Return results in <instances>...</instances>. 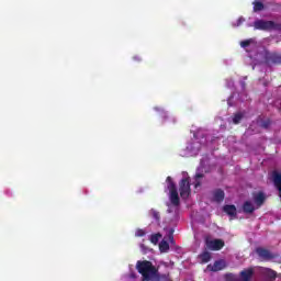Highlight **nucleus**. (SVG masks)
Segmentation results:
<instances>
[{"mask_svg":"<svg viewBox=\"0 0 281 281\" xmlns=\"http://www.w3.org/2000/svg\"><path fill=\"white\" fill-rule=\"evenodd\" d=\"M136 269L143 281H159V270L148 260L137 261Z\"/></svg>","mask_w":281,"mask_h":281,"instance_id":"nucleus-1","label":"nucleus"},{"mask_svg":"<svg viewBox=\"0 0 281 281\" xmlns=\"http://www.w3.org/2000/svg\"><path fill=\"white\" fill-rule=\"evenodd\" d=\"M179 192L181 199H189L190 194L192 192V189H190V178H183L179 182Z\"/></svg>","mask_w":281,"mask_h":281,"instance_id":"nucleus-2","label":"nucleus"},{"mask_svg":"<svg viewBox=\"0 0 281 281\" xmlns=\"http://www.w3.org/2000/svg\"><path fill=\"white\" fill-rule=\"evenodd\" d=\"M255 30H262L265 32L276 30L274 21L257 20L254 22Z\"/></svg>","mask_w":281,"mask_h":281,"instance_id":"nucleus-3","label":"nucleus"},{"mask_svg":"<svg viewBox=\"0 0 281 281\" xmlns=\"http://www.w3.org/2000/svg\"><path fill=\"white\" fill-rule=\"evenodd\" d=\"M206 247L211 251H221L225 247V241L223 239H206Z\"/></svg>","mask_w":281,"mask_h":281,"instance_id":"nucleus-4","label":"nucleus"},{"mask_svg":"<svg viewBox=\"0 0 281 281\" xmlns=\"http://www.w3.org/2000/svg\"><path fill=\"white\" fill-rule=\"evenodd\" d=\"M256 254L259 256V258H261V260H266V261L273 260V258H276V255L271 254L269 249L262 248V247L256 248Z\"/></svg>","mask_w":281,"mask_h":281,"instance_id":"nucleus-5","label":"nucleus"},{"mask_svg":"<svg viewBox=\"0 0 281 281\" xmlns=\"http://www.w3.org/2000/svg\"><path fill=\"white\" fill-rule=\"evenodd\" d=\"M225 261L224 260H217L214 262V265H209L206 267L207 271H213L214 273H216V271H223V269L225 268Z\"/></svg>","mask_w":281,"mask_h":281,"instance_id":"nucleus-6","label":"nucleus"},{"mask_svg":"<svg viewBox=\"0 0 281 281\" xmlns=\"http://www.w3.org/2000/svg\"><path fill=\"white\" fill-rule=\"evenodd\" d=\"M268 63H272V65H281V54L280 53H268L267 54Z\"/></svg>","mask_w":281,"mask_h":281,"instance_id":"nucleus-7","label":"nucleus"},{"mask_svg":"<svg viewBox=\"0 0 281 281\" xmlns=\"http://www.w3.org/2000/svg\"><path fill=\"white\" fill-rule=\"evenodd\" d=\"M213 201L215 203H223V201H225V191L222 189H215L213 191Z\"/></svg>","mask_w":281,"mask_h":281,"instance_id":"nucleus-8","label":"nucleus"},{"mask_svg":"<svg viewBox=\"0 0 281 281\" xmlns=\"http://www.w3.org/2000/svg\"><path fill=\"white\" fill-rule=\"evenodd\" d=\"M261 273L265 276V278H268V280H276V278H278V272L270 268H261Z\"/></svg>","mask_w":281,"mask_h":281,"instance_id":"nucleus-9","label":"nucleus"},{"mask_svg":"<svg viewBox=\"0 0 281 281\" xmlns=\"http://www.w3.org/2000/svg\"><path fill=\"white\" fill-rule=\"evenodd\" d=\"M243 212L244 214H254V212H256V206H254L251 201H246L243 204Z\"/></svg>","mask_w":281,"mask_h":281,"instance_id":"nucleus-10","label":"nucleus"},{"mask_svg":"<svg viewBox=\"0 0 281 281\" xmlns=\"http://www.w3.org/2000/svg\"><path fill=\"white\" fill-rule=\"evenodd\" d=\"M266 196L263 192H258L257 194L254 195V201L257 205V207H261L265 204Z\"/></svg>","mask_w":281,"mask_h":281,"instance_id":"nucleus-11","label":"nucleus"},{"mask_svg":"<svg viewBox=\"0 0 281 281\" xmlns=\"http://www.w3.org/2000/svg\"><path fill=\"white\" fill-rule=\"evenodd\" d=\"M223 212H225L228 216H236V205L234 204H226L223 207Z\"/></svg>","mask_w":281,"mask_h":281,"instance_id":"nucleus-12","label":"nucleus"},{"mask_svg":"<svg viewBox=\"0 0 281 281\" xmlns=\"http://www.w3.org/2000/svg\"><path fill=\"white\" fill-rule=\"evenodd\" d=\"M170 201H171V204L175 205L176 207L179 206L180 204L179 191L170 192Z\"/></svg>","mask_w":281,"mask_h":281,"instance_id":"nucleus-13","label":"nucleus"},{"mask_svg":"<svg viewBox=\"0 0 281 281\" xmlns=\"http://www.w3.org/2000/svg\"><path fill=\"white\" fill-rule=\"evenodd\" d=\"M166 181H167V188L169 192L177 191V184L175 183V181H172V177L168 176Z\"/></svg>","mask_w":281,"mask_h":281,"instance_id":"nucleus-14","label":"nucleus"},{"mask_svg":"<svg viewBox=\"0 0 281 281\" xmlns=\"http://www.w3.org/2000/svg\"><path fill=\"white\" fill-rule=\"evenodd\" d=\"M200 260H201L202 265L210 262V260H212V254H210L209 251L202 252L200 255Z\"/></svg>","mask_w":281,"mask_h":281,"instance_id":"nucleus-15","label":"nucleus"},{"mask_svg":"<svg viewBox=\"0 0 281 281\" xmlns=\"http://www.w3.org/2000/svg\"><path fill=\"white\" fill-rule=\"evenodd\" d=\"M159 249L161 254H166L170 250V244H168L166 240H161L159 244Z\"/></svg>","mask_w":281,"mask_h":281,"instance_id":"nucleus-16","label":"nucleus"},{"mask_svg":"<svg viewBox=\"0 0 281 281\" xmlns=\"http://www.w3.org/2000/svg\"><path fill=\"white\" fill-rule=\"evenodd\" d=\"M149 214L151 215L153 218L156 220V223H160L161 222V214L159 213V211L151 209L149 211Z\"/></svg>","mask_w":281,"mask_h":281,"instance_id":"nucleus-17","label":"nucleus"},{"mask_svg":"<svg viewBox=\"0 0 281 281\" xmlns=\"http://www.w3.org/2000/svg\"><path fill=\"white\" fill-rule=\"evenodd\" d=\"M265 10V4L260 1H255L254 2V11L255 12H262Z\"/></svg>","mask_w":281,"mask_h":281,"instance_id":"nucleus-18","label":"nucleus"},{"mask_svg":"<svg viewBox=\"0 0 281 281\" xmlns=\"http://www.w3.org/2000/svg\"><path fill=\"white\" fill-rule=\"evenodd\" d=\"M204 177H205V175H203V173L195 175L194 188H201V179H203Z\"/></svg>","mask_w":281,"mask_h":281,"instance_id":"nucleus-19","label":"nucleus"},{"mask_svg":"<svg viewBox=\"0 0 281 281\" xmlns=\"http://www.w3.org/2000/svg\"><path fill=\"white\" fill-rule=\"evenodd\" d=\"M159 238H161V234L160 233L153 234L150 236V243H153V245H157V243H159Z\"/></svg>","mask_w":281,"mask_h":281,"instance_id":"nucleus-20","label":"nucleus"},{"mask_svg":"<svg viewBox=\"0 0 281 281\" xmlns=\"http://www.w3.org/2000/svg\"><path fill=\"white\" fill-rule=\"evenodd\" d=\"M241 120H243V113H237L233 117V124H240Z\"/></svg>","mask_w":281,"mask_h":281,"instance_id":"nucleus-21","label":"nucleus"},{"mask_svg":"<svg viewBox=\"0 0 281 281\" xmlns=\"http://www.w3.org/2000/svg\"><path fill=\"white\" fill-rule=\"evenodd\" d=\"M160 280L172 281V279L170 278V273L159 274V281Z\"/></svg>","mask_w":281,"mask_h":281,"instance_id":"nucleus-22","label":"nucleus"},{"mask_svg":"<svg viewBox=\"0 0 281 281\" xmlns=\"http://www.w3.org/2000/svg\"><path fill=\"white\" fill-rule=\"evenodd\" d=\"M135 236H137L138 238H142V237L146 236V232L142 228H138L135 233Z\"/></svg>","mask_w":281,"mask_h":281,"instance_id":"nucleus-23","label":"nucleus"},{"mask_svg":"<svg viewBox=\"0 0 281 281\" xmlns=\"http://www.w3.org/2000/svg\"><path fill=\"white\" fill-rule=\"evenodd\" d=\"M251 45V40H245L240 42V47H249Z\"/></svg>","mask_w":281,"mask_h":281,"instance_id":"nucleus-24","label":"nucleus"},{"mask_svg":"<svg viewBox=\"0 0 281 281\" xmlns=\"http://www.w3.org/2000/svg\"><path fill=\"white\" fill-rule=\"evenodd\" d=\"M269 126H271V120L262 121L261 123L262 128H268Z\"/></svg>","mask_w":281,"mask_h":281,"instance_id":"nucleus-25","label":"nucleus"},{"mask_svg":"<svg viewBox=\"0 0 281 281\" xmlns=\"http://www.w3.org/2000/svg\"><path fill=\"white\" fill-rule=\"evenodd\" d=\"M175 231L173 229H170L169 231V234H168V238L170 240V243H175Z\"/></svg>","mask_w":281,"mask_h":281,"instance_id":"nucleus-26","label":"nucleus"},{"mask_svg":"<svg viewBox=\"0 0 281 281\" xmlns=\"http://www.w3.org/2000/svg\"><path fill=\"white\" fill-rule=\"evenodd\" d=\"M274 30H276L277 32H281V24L274 22Z\"/></svg>","mask_w":281,"mask_h":281,"instance_id":"nucleus-27","label":"nucleus"},{"mask_svg":"<svg viewBox=\"0 0 281 281\" xmlns=\"http://www.w3.org/2000/svg\"><path fill=\"white\" fill-rule=\"evenodd\" d=\"M241 23H245V19L244 18H239L237 21V25H240Z\"/></svg>","mask_w":281,"mask_h":281,"instance_id":"nucleus-28","label":"nucleus"},{"mask_svg":"<svg viewBox=\"0 0 281 281\" xmlns=\"http://www.w3.org/2000/svg\"><path fill=\"white\" fill-rule=\"evenodd\" d=\"M134 60H139L137 57H134Z\"/></svg>","mask_w":281,"mask_h":281,"instance_id":"nucleus-29","label":"nucleus"}]
</instances>
